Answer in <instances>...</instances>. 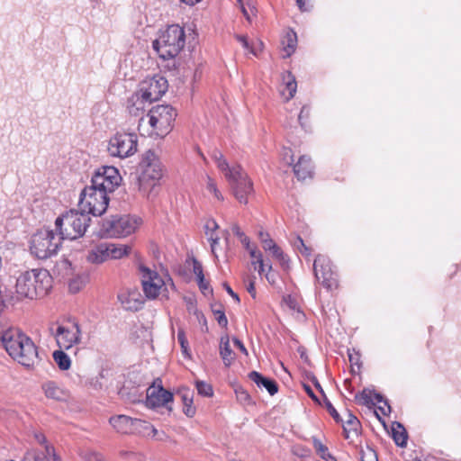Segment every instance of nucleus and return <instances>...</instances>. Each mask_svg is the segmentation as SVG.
Here are the masks:
<instances>
[{
	"instance_id": "052dcab7",
	"label": "nucleus",
	"mask_w": 461,
	"mask_h": 461,
	"mask_svg": "<svg viewBox=\"0 0 461 461\" xmlns=\"http://www.w3.org/2000/svg\"><path fill=\"white\" fill-rule=\"evenodd\" d=\"M303 387H304V389H305V392L308 393V395H309L312 400H314V401H316V402H317V401H318V398H317V396L314 394V393H313L312 389L311 388V386L304 384V385H303Z\"/></svg>"
},
{
	"instance_id": "e2e57ef3",
	"label": "nucleus",
	"mask_w": 461,
	"mask_h": 461,
	"mask_svg": "<svg viewBox=\"0 0 461 461\" xmlns=\"http://www.w3.org/2000/svg\"><path fill=\"white\" fill-rule=\"evenodd\" d=\"M199 288L202 290L203 294L206 293L207 290H209L208 284L204 281V276L203 277V282L197 281Z\"/></svg>"
},
{
	"instance_id": "09e8293b",
	"label": "nucleus",
	"mask_w": 461,
	"mask_h": 461,
	"mask_svg": "<svg viewBox=\"0 0 461 461\" xmlns=\"http://www.w3.org/2000/svg\"><path fill=\"white\" fill-rule=\"evenodd\" d=\"M218 224L214 220H210L205 224L206 235L209 236L212 232L215 233V230L218 229Z\"/></svg>"
},
{
	"instance_id": "a18cd8bd",
	"label": "nucleus",
	"mask_w": 461,
	"mask_h": 461,
	"mask_svg": "<svg viewBox=\"0 0 461 461\" xmlns=\"http://www.w3.org/2000/svg\"><path fill=\"white\" fill-rule=\"evenodd\" d=\"M235 37H236L237 41L241 43L242 47L245 50H247L248 51H249L250 53H252L254 55L256 54L253 47L250 46V44H249V42L248 41L247 36H245V35H236Z\"/></svg>"
},
{
	"instance_id": "f3484780",
	"label": "nucleus",
	"mask_w": 461,
	"mask_h": 461,
	"mask_svg": "<svg viewBox=\"0 0 461 461\" xmlns=\"http://www.w3.org/2000/svg\"><path fill=\"white\" fill-rule=\"evenodd\" d=\"M173 400V394L165 390L161 385H156L155 384L148 388L146 404L150 408H157L166 406L168 410L167 404Z\"/></svg>"
},
{
	"instance_id": "13d9d810",
	"label": "nucleus",
	"mask_w": 461,
	"mask_h": 461,
	"mask_svg": "<svg viewBox=\"0 0 461 461\" xmlns=\"http://www.w3.org/2000/svg\"><path fill=\"white\" fill-rule=\"evenodd\" d=\"M247 291L252 295V297H255L256 290H255V285L254 280L249 278V284L247 285Z\"/></svg>"
},
{
	"instance_id": "680f3d73",
	"label": "nucleus",
	"mask_w": 461,
	"mask_h": 461,
	"mask_svg": "<svg viewBox=\"0 0 461 461\" xmlns=\"http://www.w3.org/2000/svg\"><path fill=\"white\" fill-rule=\"evenodd\" d=\"M312 382L314 384V386L316 387V389H318L320 391V393L324 396L325 395L324 391H323L321 385L320 384L318 379L315 376H313L312 379Z\"/></svg>"
},
{
	"instance_id": "c9c22d12",
	"label": "nucleus",
	"mask_w": 461,
	"mask_h": 461,
	"mask_svg": "<svg viewBox=\"0 0 461 461\" xmlns=\"http://www.w3.org/2000/svg\"><path fill=\"white\" fill-rule=\"evenodd\" d=\"M196 389L200 395L210 397L212 396L213 391L212 387L210 384L203 382V381H197L196 382Z\"/></svg>"
},
{
	"instance_id": "0eeeda50",
	"label": "nucleus",
	"mask_w": 461,
	"mask_h": 461,
	"mask_svg": "<svg viewBox=\"0 0 461 461\" xmlns=\"http://www.w3.org/2000/svg\"><path fill=\"white\" fill-rule=\"evenodd\" d=\"M61 241L59 233L52 230L41 229L32 235L30 250L36 258L46 259L57 254Z\"/></svg>"
},
{
	"instance_id": "ddd939ff",
	"label": "nucleus",
	"mask_w": 461,
	"mask_h": 461,
	"mask_svg": "<svg viewBox=\"0 0 461 461\" xmlns=\"http://www.w3.org/2000/svg\"><path fill=\"white\" fill-rule=\"evenodd\" d=\"M314 276L324 288L332 291L338 287L337 274L332 268L330 258L318 255L313 263Z\"/></svg>"
},
{
	"instance_id": "3c124183",
	"label": "nucleus",
	"mask_w": 461,
	"mask_h": 461,
	"mask_svg": "<svg viewBox=\"0 0 461 461\" xmlns=\"http://www.w3.org/2000/svg\"><path fill=\"white\" fill-rule=\"evenodd\" d=\"M232 340H233L234 345H235L238 348H240V350L242 353H244L245 355H248V350H247V348H245V346H244V344L242 343V341H241V340H240V339H237V338H233V339H232Z\"/></svg>"
},
{
	"instance_id": "72a5a7b5",
	"label": "nucleus",
	"mask_w": 461,
	"mask_h": 461,
	"mask_svg": "<svg viewBox=\"0 0 461 461\" xmlns=\"http://www.w3.org/2000/svg\"><path fill=\"white\" fill-rule=\"evenodd\" d=\"M234 391L240 403L242 405H249L252 403L250 395L242 386H237Z\"/></svg>"
},
{
	"instance_id": "c85d7f7f",
	"label": "nucleus",
	"mask_w": 461,
	"mask_h": 461,
	"mask_svg": "<svg viewBox=\"0 0 461 461\" xmlns=\"http://www.w3.org/2000/svg\"><path fill=\"white\" fill-rule=\"evenodd\" d=\"M393 438L399 447H405L407 444V432L400 422H393L392 427Z\"/></svg>"
},
{
	"instance_id": "423d86ee",
	"label": "nucleus",
	"mask_w": 461,
	"mask_h": 461,
	"mask_svg": "<svg viewBox=\"0 0 461 461\" xmlns=\"http://www.w3.org/2000/svg\"><path fill=\"white\" fill-rule=\"evenodd\" d=\"M185 44V33L177 24L169 25L158 39L152 42L153 49L163 59L176 57Z\"/></svg>"
},
{
	"instance_id": "f03ea898",
	"label": "nucleus",
	"mask_w": 461,
	"mask_h": 461,
	"mask_svg": "<svg viewBox=\"0 0 461 461\" xmlns=\"http://www.w3.org/2000/svg\"><path fill=\"white\" fill-rule=\"evenodd\" d=\"M4 348L8 355L24 366H32L38 362V350L33 341L14 328L7 329L3 336Z\"/></svg>"
},
{
	"instance_id": "a211bd4d",
	"label": "nucleus",
	"mask_w": 461,
	"mask_h": 461,
	"mask_svg": "<svg viewBox=\"0 0 461 461\" xmlns=\"http://www.w3.org/2000/svg\"><path fill=\"white\" fill-rule=\"evenodd\" d=\"M117 298L123 309L131 312L140 310L144 303L140 293L136 289L121 291Z\"/></svg>"
},
{
	"instance_id": "0e129e2a",
	"label": "nucleus",
	"mask_w": 461,
	"mask_h": 461,
	"mask_svg": "<svg viewBox=\"0 0 461 461\" xmlns=\"http://www.w3.org/2000/svg\"><path fill=\"white\" fill-rule=\"evenodd\" d=\"M32 461H50L44 454H35Z\"/></svg>"
},
{
	"instance_id": "774afa93",
	"label": "nucleus",
	"mask_w": 461,
	"mask_h": 461,
	"mask_svg": "<svg viewBox=\"0 0 461 461\" xmlns=\"http://www.w3.org/2000/svg\"><path fill=\"white\" fill-rule=\"evenodd\" d=\"M374 398L376 401V402H384V403L385 400L384 399V396L381 393H374Z\"/></svg>"
},
{
	"instance_id": "f257e3e1",
	"label": "nucleus",
	"mask_w": 461,
	"mask_h": 461,
	"mask_svg": "<svg viewBox=\"0 0 461 461\" xmlns=\"http://www.w3.org/2000/svg\"><path fill=\"white\" fill-rule=\"evenodd\" d=\"M121 181L122 176L116 167H99L91 178V185L86 186L80 194L79 209L88 215H102L108 207V193L113 192Z\"/></svg>"
},
{
	"instance_id": "6e6d98bb",
	"label": "nucleus",
	"mask_w": 461,
	"mask_h": 461,
	"mask_svg": "<svg viewBox=\"0 0 461 461\" xmlns=\"http://www.w3.org/2000/svg\"><path fill=\"white\" fill-rule=\"evenodd\" d=\"M224 288L226 290V292L237 302L239 303L240 302V297L239 295L233 292V290L230 288V286L228 285V284H224Z\"/></svg>"
},
{
	"instance_id": "49530a36",
	"label": "nucleus",
	"mask_w": 461,
	"mask_h": 461,
	"mask_svg": "<svg viewBox=\"0 0 461 461\" xmlns=\"http://www.w3.org/2000/svg\"><path fill=\"white\" fill-rule=\"evenodd\" d=\"M256 264H258V273L259 274L264 273L267 268L268 271H270L272 269L271 264L266 262L263 259L262 253H258V260Z\"/></svg>"
},
{
	"instance_id": "6ab92c4d",
	"label": "nucleus",
	"mask_w": 461,
	"mask_h": 461,
	"mask_svg": "<svg viewBox=\"0 0 461 461\" xmlns=\"http://www.w3.org/2000/svg\"><path fill=\"white\" fill-rule=\"evenodd\" d=\"M41 389L45 396L55 401H66L68 393L54 381H47L41 384Z\"/></svg>"
},
{
	"instance_id": "f8f14e48",
	"label": "nucleus",
	"mask_w": 461,
	"mask_h": 461,
	"mask_svg": "<svg viewBox=\"0 0 461 461\" xmlns=\"http://www.w3.org/2000/svg\"><path fill=\"white\" fill-rule=\"evenodd\" d=\"M138 137L134 133L117 132L109 140L108 152L113 157L125 158L137 151Z\"/></svg>"
},
{
	"instance_id": "603ef678",
	"label": "nucleus",
	"mask_w": 461,
	"mask_h": 461,
	"mask_svg": "<svg viewBox=\"0 0 461 461\" xmlns=\"http://www.w3.org/2000/svg\"><path fill=\"white\" fill-rule=\"evenodd\" d=\"M284 159L286 160L288 165H292L294 162V156L291 154V150L289 149H284Z\"/></svg>"
},
{
	"instance_id": "5701e85b",
	"label": "nucleus",
	"mask_w": 461,
	"mask_h": 461,
	"mask_svg": "<svg viewBox=\"0 0 461 461\" xmlns=\"http://www.w3.org/2000/svg\"><path fill=\"white\" fill-rule=\"evenodd\" d=\"M146 99H143L140 96L139 92L135 93L131 95L128 100L127 109L129 113L132 116H140L145 110V103H147Z\"/></svg>"
},
{
	"instance_id": "6e6552de",
	"label": "nucleus",
	"mask_w": 461,
	"mask_h": 461,
	"mask_svg": "<svg viewBox=\"0 0 461 461\" xmlns=\"http://www.w3.org/2000/svg\"><path fill=\"white\" fill-rule=\"evenodd\" d=\"M140 225V219L130 215H113L104 219L101 232L107 238L125 237L133 233Z\"/></svg>"
},
{
	"instance_id": "bb28decb",
	"label": "nucleus",
	"mask_w": 461,
	"mask_h": 461,
	"mask_svg": "<svg viewBox=\"0 0 461 461\" xmlns=\"http://www.w3.org/2000/svg\"><path fill=\"white\" fill-rule=\"evenodd\" d=\"M220 356L226 366H230L235 358V353L230 348L228 336L221 338Z\"/></svg>"
},
{
	"instance_id": "c03bdc74",
	"label": "nucleus",
	"mask_w": 461,
	"mask_h": 461,
	"mask_svg": "<svg viewBox=\"0 0 461 461\" xmlns=\"http://www.w3.org/2000/svg\"><path fill=\"white\" fill-rule=\"evenodd\" d=\"M177 341L179 342L182 351L184 354H187L188 350V341L185 338V335L183 330H178L177 332Z\"/></svg>"
},
{
	"instance_id": "c756f323",
	"label": "nucleus",
	"mask_w": 461,
	"mask_h": 461,
	"mask_svg": "<svg viewBox=\"0 0 461 461\" xmlns=\"http://www.w3.org/2000/svg\"><path fill=\"white\" fill-rule=\"evenodd\" d=\"M109 247V257L113 259L122 258L124 256H127L131 248L128 245H121L108 242Z\"/></svg>"
},
{
	"instance_id": "2f4dec72",
	"label": "nucleus",
	"mask_w": 461,
	"mask_h": 461,
	"mask_svg": "<svg viewBox=\"0 0 461 461\" xmlns=\"http://www.w3.org/2000/svg\"><path fill=\"white\" fill-rule=\"evenodd\" d=\"M212 158L216 163L218 168L224 174V176L232 170V167L229 166L228 162L220 150L214 149L212 153Z\"/></svg>"
},
{
	"instance_id": "1a4fd4ad",
	"label": "nucleus",
	"mask_w": 461,
	"mask_h": 461,
	"mask_svg": "<svg viewBox=\"0 0 461 461\" xmlns=\"http://www.w3.org/2000/svg\"><path fill=\"white\" fill-rule=\"evenodd\" d=\"M140 167L141 174L139 176V184L142 191L149 186L154 187L163 176L161 162L152 150H148L142 155Z\"/></svg>"
},
{
	"instance_id": "4be33fe9",
	"label": "nucleus",
	"mask_w": 461,
	"mask_h": 461,
	"mask_svg": "<svg viewBox=\"0 0 461 461\" xmlns=\"http://www.w3.org/2000/svg\"><path fill=\"white\" fill-rule=\"evenodd\" d=\"M110 258L108 242H102L89 251L87 260L93 264H101Z\"/></svg>"
},
{
	"instance_id": "79ce46f5",
	"label": "nucleus",
	"mask_w": 461,
	"mask_h": 461,
	"mask_svg": "<svg viewBox=\"0 0 461 461\" xmlns=\"http://www.w3.org/2000/svg\"><path fill=\"white\" fill-rule=\"evenodd\" d=\"M213 314L220 326L226 328L228 325L227 317L222 310H213Z\"/></svg>"
},
{
	"instance_id": "dca6fc26",
	"label": "nucleus",
	"mask_w": 461,
	"mask_h": 461,
	"mask_svg": "<svg viewBox=\"0 0 461 461\" xmlns=\"http://www.w3.org/2000/svg\"><path fill=\"white\" fill-rule=\"evenodd\" d=\"M140 273L145 295L149 299L157 298L165 285L164 280L156 271L145 266L140 267Z\"/></svg>"
},
{
	"instance_id": "412c9836",
	"label": "nucleus",
	"mask_w": 461,
	"mask_h": 461,
	"mask_svg": "<svg viewBox=\"0 0 461 461\" xmlns=\"http://www.w3.org/2000/svg\"><path fill=\"white\" fill-rule=\"evenodd\" d=\"M249 378L258 387H264L270 395H275L278 392V384L275 380L265 377L257 371H251Z\"/></svg>"
},
{
	"instance_id": "9d476101",
	"label": "nucleus",
	"mask_w": 461,
	"mask_h": 461,
	"mask_svg": "<svg viewBox=\"0 0 461 461\" xmlns=\"http://www.w3.org/2000/svg\"><path fill=\"white\" fill-rule=\"evenodd\" d=\"M109 422L118 432L123 434L138 433L155 437L157 433V429L149 422L126 415L112 417Z\"/></svg>"
},
{
	"instance_id": "864d4df0",
	"label": "nucleus",
	"mask_w": 461,
	"mask_h": 461,
	"mask_svg": "<svg viewBox=\"0 0 461 461\" xmlns=\"http://www.w3.org/2000/svg\"><path fill=\"white\" fill-rule=\"evenodd\" d=\"M46 453L51 457L53 461H60V457L55 453L53 447H46Z\"/></svg>"
},
{
	"instance_id": "393cba45",
	"label": "nucleus",
	"mask_w": 461,
	"mask_h": 461,
	"mask_svg": "<svg viewBox=\"0 0 461 461\" xmlns=\"http://www.w3.org/2000/svg\"><path fill=\"white\" fill-rule=\"evenodd\" d=\"M360 421L349 411H347V420L343 423V430L347 438L352 436H358L360 429Z\"/></svg>"
},
{
	"instance_id": "39448f33",
	"label": "nucleus",
	"mask_w": 461,
	"mask_h": 461,
	"mask_svg": "<svg viewBox=\"0 0 461 461\" xmlns=\"http://www.w3.org/2000/svg\"><path fill=\"white\" fill-rule=\"evenodd\" d=\"M90 221V216L85 212L71 210L56 219L55 228L61 240H76L85 234Z\"/></svg>"
},
{
	"instance_id": "37998d69",
	"label": "nucleus",
	"mask_w": 461,
	"mask_h": 461,
	"mask_svg": "<svg viewBox=\"0 0 461 461\" xmlns=\"http://www.w3.org/2000/svg\"><path fill=\"white\" fill-rule=\"evenodd\" d=\"M193 271L197 277V281L203 282V273L201 263L195 258L193 259Z\"/></svg>"
},
{
	"instance_id": "7c9ffc66",
	"label": "nucleus",
	"mask_w": 461,
	"mask_h": 461,
	"mask_svg": "<svg viewBox=\"0 0 461 461\" xmlns=\"http://www.w3.org/2000/svg\"><path fill=\"white\" fill-rule=\"evenodd\" d=\"M53 359L60 370H68L70 368L71 360L69 357L60 348V350H55L52 354Z\"/></svg>"
},
{
	"instance_id": "8fccbe9b",
	"label": "nucleus",
	"mask_w": 461,
	"mask_h": 461,
	"mask_svg": "<svg viewBox=\"0 0 461 461\" xmlns=\"http://www.w3.org/2000/svg\"><path fill=\"white\" fill-rule=\"evenodd\" d=\"M309 112H310V108L308 106H303V108L301 109V112L299 113V116H298V121L300 122V124L302 126H303V122H302L303 118V117H308L309 116Z\"/></svg>"
},
{
	"instance_id": "4c0bfd02",
	"label": "nucleus",
	"mask_w": 461,
	"mask_h": 461,
	"mask_svg": "<svg viewBox=\"0 0 461 461\" xmlns=\"http://www.w3.org/2000/svg\"><path fill=\"white\" fill-rule=\"evenodd\" d=\"M272 256L276 258L283 266L287 263V259L280 247L277 245H272V249L268 250Z\"/></svg>"
},
{
	"instance_id": "de8ad7c7",
	"label": "nucleus",
	"mask_w": 461,
	"mask_h": 461,
	"mask_svg": "<svg viewBox=\"0 0 461 461\" xmlns=\"http://www.w3.org/2000/svg\"><path fill=\"white\" fill-rule=\"evenodd\" d=\"M209 240L211 241V249L212 253L214 255L215 258H218V256L216 254V246L219 243V236L215 233H211L209 236Z\"/></svg>"
},
{
	"instance_id": "ea45409f",
	"label": "nucleus",
	"mask_w": 461,
	"mask_h": 461,
	"mask_svg": "<svg viewBox=\"0 0 461 461\" xmlns=\"http://www.w3.org/2000/svg\"><path fill=\"white\" fill-rule=\"evenodd\" d=\"M324 403L327 411L332 416V418L335 420L336 422L339 423L342 422V419L340 418L339 412L334 408L332 403L330 402V400L324 395Z\"/></svg>"
},
{
	"instance_id": "aec40b11",
	"label": "nucleus",
	"mask_w": 461,
	"mask_h": 461,
	"mask_svg": "<svg viewBox=\"0 0 461 461\" xmlns=\"http://www.w3.org/2000/svg\"><path fill=\"white\" fill-rule=\"evenodd\" d=\"M313 166L312 164L311 158L303 155L300 157L298 162L294 166V175L298 180H304L312 176Z\"/></svg>"
},
{
	"instance_id": "b1692460",
	"label": "nucleus",
	"mask_w": 461,
	"mask_h": 461,
	"mask_svg": "<svg viewBox=\"0 0 461 461\" xmlns=\"http://www.w3.org/2000/svg\"><path fill=\"white\" fill-rule=\"evenodd\" d=\"M283 81H284V88L280 90L281 95L285 96L286 101H289L292 99L296 93L297 89V84L295 81V77L293 76V74L289 71H287L283 76Z\"/></svg>"
},
{
	"instance_id": "f704fd0d",
	"label": "nucleus",
	"mask_w": 461,
	"mask_h": 461,
	"mask_svg": "<svg viewBox=\"0 0 461 461\" xmlns=\"http://www.w3.org/2000/svg\"><path fill=\"white\" fill-rule=\"evenodd\" d=\"M359 456L361 461H378L376 452L368 446H366L365 448L361 447Z\"/></svg>"
},
{
	"instance_id": "cd10ccee",
	"label": "nucleus",
	"mask_w": 461,
	"mask_h": 461,
	"mask_svg": "<svg viewBox=\"0 0 461 461\" xmlns=\"http://www.w3.org/2000/svg\"><path fill=\"white\" fill-rule=\"evenodd\" d=\"M184 403V413L187 417H193L195 414V408L192 406L193 403V392L188 388H182L177 392Z\"/></svg>"
},
{
	"instance_id": "20e7f679",
	"label": "nucleus",
	"mask_w": 461,
	"mask_h": 461,
	"mask_svg": "<svg viewBox=\"0 0 461 461\" xmlns=\"http://www.w3.org/2000/svg\"><path fill=\"white\" fill-rule=\"evenodd\" d=\"M176 117V110L168 104H159L152 107L146 117H141L139 121V131L149 125L150 131H147L149 136L156 135L165 137L170 132L173 122Z\"/></svg>"
},
{
	"instance_id": "473e14b6",
	"label": "nucleus",
	"mask_w": 461,
	"mask_h": 461,
	"mask_svg": "<svg viewBox=\"0 0 461 461\" xmlns=\"http://www.w3.org/2000/svg\"><path fill=\"white\" fill-rule=\"evenodd\" d=\"M312 444L316 453L326 461H335V457L329 452L328 447L324 446L317 438H312Z\"/></svg>"
},
{
	"instance_id": "58836bf2",
	"label": "nucleus",
	"mask_w": 461,
	"mask_h": 461,
	"mask_svg": "<svg viewBox=\"0 0 461 461\" xmlns=\"http://www.w3.org/2000/svg\"><path fill=\"white\" fill-rule=\"evenodd\" d=\"M232 232L236 235L240 242L245 246L246 249H249V240L245 233L240 230L238 224H233L231 227Z\"/></svg>"
},
{
	"instance_id": "e433bc0d",
	"label": "nucleus",
	"mask_w": 461,
	"mask_h": 461,
	"mask_svg": "<svg viewBox=\"0 0 461 461\" xmlns=\"http://www.w3.org/2000/svg\"><path fill=\"white\" fill-rule=\"evenodd\" d=\"M206 188L210 193H212L214 195V197L216 199H218L219 201L223 200V196L221 194V192L218 190L214 180L212 178H211L210 176H207Z\"/></svg>"
},
{
	"instance_id": "338daca9",
	"label": "nucleus",
	"mask_w": 461,
	"mask_h": 461,
	"mask_svg": "<svg viewBox=\"0 0 461 461\" xmlns=\"http://www.w3.org/2000/svg\"><path fill=\"white\" fill-rule=\"evenodd\" d=\"M88 461H104V459H103L102 456L99 454H92L89 456Z\"/></svg>"
},
{
	"instance_id": "7ed1b4c3",
	"label": "nucleus",
	"mask_w": 461,
	"mask_h": 461,
	"mask_svg": "<svg viewBox=\"0 0 461 461\" xmlns=\"http://www.w3.org/2000/svg\"><path fill=\"white\" fill-rule=\"evenodd\" d=\"M51 287V276L45 269H32L16 279L15 289L20 298L34 299L44 296Z\"/></svg>"
},
{
	"instance_id": "a19ab883",
	"label": "nucleus",
	"mask_w": 461,
	"mask_h": 461,
	"mask_svg": "<svg viewBox=\"0 0 461 461\" xmlns=\"http://www.w3.org/2000/svg\"><path fill=\"white\" fill-rule=\"evenodd\" d=\"M356 400L361 401V403L364 405H375V402L371 399V392L367 389H364L360 393L357 394Z\"/></svg>"
},
{
	"instance_id": "a878e982",
	"label": "nucleus",
	"mask_w": 461,
	"mask_h": 461,
	"mask_svg": "<svg viewBox=\"0 0 461 461\" xmlns=\"http://www.w3.org/2000/svg\"><path fill=\"white\" fill-rule=\"evenodd\" d=\"M284 58L290 57L296 49L297 35L293 30H287L282 40Z\"/></svg>"
},
{
	"instance_id": "9b49d317",
	"label": "nucleus",
	"mask_w": 461,
	"mask_h": 461,
	"mask_svg": "<svg viewBox=\"0 0 461 461\" xmlns=\"http://www.w3.org/2000/svg\"><path fill=\"white\" fill-rule=\"evenodd\" d=\"M225 177L235 198L240 203L247 204L249 195L253 193V184L243 169L240 166H234Z\"/></svg>"
},
{
	"instance_id": "69168bd1",
	"label": "nucleus",
	"mask_w": 461,
	"mask_h": 461,
	"mask_svg": "<svg viewBox=\"0 0 461 461\" xmlns=\"http://www.w3.org/2000/svg\"><path fill=\"white\" fill-rule=\"evenodd\" d=\"M258 238H259L260 242H263L264 240H268L270 238V236L267 232H264L263 230H260L258 232Z\"/></svg>"
},
{
	"instance_id": "4468645a",
	"label": "nucleus",
	"mask_w": 461,
	"mask_h": 461,
	"mask_svg": "<svg viewBox=\"0 0 461 461\" xmlns=\"http://www.w3.org/2000/svg\"><path fill=\"white\" fill-rule=\"evenodd\" d=\"M56 342L61 349H70L74 345L81 341V329L77 322H72L69 326L59 325L55 332H52Z\"/></svg>"
},
{
	"instance_id": "bf43d9fd",
	"label": "nucleus",
	"mask_w": 461,
	"mask_h": 461,
	"mask_svg": "<svg viewBox=\"0 0 461 461\" xmlns=\"http://www.w3.org/2000/svg\"><path fill=\"white\" fill-rule=\"evenodd\" d=\"M378 410L384 414L387 415L391 411V407L388 404L387 401H384V406H379Z\"/></svg>"
},
{
	"instance_id": "4d7b16f0",
	"label": "nucleus",
	"mask_w": 461,
	"mask_h": 461,
	"mask_svg": "<svg viewBox=\"0 0 461 461\" xmlns=\"http://www.w3.org/2000/svg\"><path fill=\"white\" fill-rule=\"evenodd\" d=\"M247 249L249 250L250 257L256 259V261H253L252 264H256L258 260V253L261 252L258 250L256 248L249 247V249Z\"/></svg>"
},
{
	"instance_id": "2eb2a0df",
	"label": "nucleus",
	"mask_w": 461,
	"mask_h": 461,
	"mask_svg": "<svg viewBox=\"0 0 461 461\" xmlns=\"http://www.w3.org/2000/svg\"><path fill=\"white\" fill-rule=\"evenodd\" d=\"M168 85L167 79L162 76H154L141 83L138 91L143 99L148 103L158 100L167 90Z\"/></svg>"
},
{
	"instance_id": "5fc2aeb1",
	"label": "nucleus",
	"mask_w": 461,
	"mask_h": 461,
	"mask_svg": "<svg viewBox=\"0 0 461 461\" xmlns=\"http://www.w3.org/2000/svg\"><path fill=\"white\" fill-rule=\"evenodd\" d=\"M261 244H262L263 249L266 251H268L269 249H271L272 245H276L271 238H269L268 240H264L263 242H261Z\"/></svg>"
}]
</instances>
